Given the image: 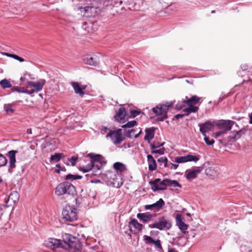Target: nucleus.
Segmentation results:
<instances>
[{
	"label": "nucleus",
	"mask_w": 252,
	"mask_h": 252,
	"mask_svg": "<svg viewBox=\"0 0 252 252\" xmlns=\"http://www.w3.org/2000/svg\"><path fill=\"white\" fill-rule=\"evenodd\" d=\"M17 150H11L7 153V155L9 158V165L8 172L12 173L13 169L16 167V154L18 153Z\"/></svg>",
	"instance_id": "obj_11"
},
{
	"label": "nucleus",
	"mask_w": 252,
	"mask_h": 252,
	"mask_svg": "<svg viewBox=\"0 0 252 252\" xmlns=\"http://www.w3.org/2000/svg\"><path fill=\"white\" fill-rule=\"evenodd\" d=\"M75 9L80 10L81 12H84L83 15L86 17H90L93 16V13L94 10V6H87L85 7L76 6Z\"/></svg>",
	"instance_id": "obj_21"
},
{
	"label": "nucleus",
	"mask_w": 252,
	"mask_h": 252,
	"mask_svg": "<svg viewBox=\"0 0 252 252\" xmlns=\"http://www.w3.org/2000/svg\"><path fill=\"white\" fill-rule=\"evenodd\" d=\"M63 219L65 221H73L77 219L76 208L70 205H65L62 211Z\"/></svg>",
	"instance_id": "obj_5"
},
{
	"label": "nucleus",
	"mask_w": 252,
	"mask_h": 252,
	"mask_svg": "<svg viewBox=\"0 0 252 252\" xmlns=\"http://www.w3.org/2000/svg\"><path fill=\"white\" fill-rule=\"evenodd\" d=\"M127 112L125 108L121 107L119 108L116 114L114 116L115 121L121 122V121L124 120L127 115Z\"/></svg>",
	"instance_id": "obj_20"
},
{
	"label": "nucleus",
	"mask_w": 252,
	"mask_h": 252,
	"mask_svg": "<svg viewBox=\"0 0 252 252\" xmlns=\"http://www.w3.org/2000/svg\"><path fill=\"white\" fill-rule=\"evenodd\" d=\"M82 198L80 197H77L75 199V204L77 206H79L81 203Z\"/></svg>",
	"instance_id": "obj_53"
},
{
	"label": "nucleus",
	"mask_w": 252,
	"mask_h": 252,
	"mask_svg": "<svg viewBox=\"0 0 252 252\" xmlns=\"http://www.w3.org/2000/svg\"><path fill=\"white\" fill-rule=\"evenodd\" d=\"M108 130V128L106 126H103L101 131H103L105 133H106Z\"/></svg>",
	"instance_id": "obj_57"
},
{
	"label": "nucleus",
	"mask_w": 252,
	"mask_h": 252,
	"mask_svg": "<svg viewBox=\"0 0 252 252\" xmlns=\"http://www.w3.org/2000/svg\"><path fill=\"white\" fill-rule=\"evenodd\" d=\"M14 59L19 61L20 62H23L25 61L24 59L17 55L14 54L13 58Z\"/></svg>",
	"instance_id": "obj_52"
},
{
	"label": "nucleus",
	"mask_w": 252,
	"mask_h": 252,
	"mask_svg": "<svg viewBox=\"0 0 252 252\" xmlns=\"http://www.w3.org/2000/svg\"><path fill=\"white\" fill-rule=\"evenodd\" d=\"M113 167L115 169V171H119L121 172H124L126 170V165L119 162H117L114 163L113 164Z\"/></svg>",
	"instance_id": "obj_28"
},
{
	"label": "nucleus",
	"mask_w": 252,
	"mask_h": 252,
	"mask_svg": "<svg viewBox=\"0 0 252 252\" xmlns=\"http://www.w3.org/2000/svg\"><path fill=\"white\" fill-rule=\"evenodd\" d=\"M144 240L145 241L146 243L147 244H153L155 240L153 239L149 236L144 235L143 236Z\"/></svg>",
	"instance_id": "obj_44"
},
{
	"label": "nucleus",
	"mask_w": 252,
	"mask_h": 252,
	"mask_svg": "<svg viewBox=\"0 0 252 252\" xmlns=\"http://www.w3.org/2000/svg\"><path fill=\"white\" fill-rule=\"evenodd\" d=\"M2 54L4 55L7 57H11V58H13V56H14V54L5 53V52L2 53Z\"/></svg>",
	"instance_id": "obj_55"
},
{
	"label": "nucleus",
	"mask_w": 252,
	"mask_h": 252,
	"mask_svg": "<svg viewBox=\"0 0 252 252\" xmlns=\"http://www.w3.org/2000/svg\"><path fill=\"white\" fill-rule=\"evenodd\" d=\"M167 186L168 187H179L181 188L182 187V185L179 184L176 180H172L170 179H166Z\"/></svg>",
	"instance_id": "obj_32"
},
{
	"label": "nucleus",
	"mask_w": 252,
	"mask_h": 252,
	"mask_svg": "<svg viewBox=\"0 0 252 252\" xmlns=\"http://www.w3.org/2000/svg\"><path fill=\"white\" fill-rule=\"evenodd\" d=\"M185 98L186 99L185 100L182 101V104L178 103L176 105V109H182L184 106H185V104L187 106H195V105L197 104L201 99V97L196 95H192L190 98H189L186 96Z\"/></svg>",
	"instance_id": "obj_7"
},
{
	"label": "nucleus",
	"mask_w": 252,
	"mask_h": 252,
	"mask_svg": "<svg viewBox=\"0 0 252 252\" xmlns=\"http://www.w3.org/2000/svg\"><path fill=\"white\" fill-rule=\"evenodd\" d=\"M142 130H140L138 133H137L136 135H135L134 138H137L139 136V135L142 133Z\"/></svg>",
	"instance_id": "obj_59"
},
{
	"label": "nucleus",
	"mask_w": 252,
	"mask_h": 252,
	"mask_svg": "<svg viewBox=\"0 0 252 252\" xmlns=\"http://www.w3.org/2000/svg\"><path fill=\"white\" fill-rule=\"evenodd\" d=\"M87 157L91 158L90 162L86 166L79 168V170L84 173L88 172L92 170L99 171L102 166L106 163V161L100 155L91 153L87 155Z\"/></svg>",
	"instance_id": "obj_2"
},
{
	"label": "nucleus",
	"mask_w": 252,
	"mask_h": 252,
	"mask_svg": "<svg viewBox=\"0 0 252 252\" xmlns=\"http://www.w3.org/2000/svg\"><path fill=\"white\" fill-rule=\"evenodd\" d=\"M77 159L78 158L75 157H72L70 158V161L71 162L72 166H75L76 164Z\"/></svg>",
	"instance_id": "obj_50"
},
{
	"label": "nucleus",
	"mask_w": 252,
	"mask_h": 252,
	"mask_svg": "<svg viewBox=\"0 0 252 252\" xmlns=\"http://www.w3.org/2000/svg\"><path fill=\"white\" fill-rule=\"evenodd\" d=\"M249 117H250V121H249V123L250 124H252V113H250L249 114Z\"/></svg>",
	"instance_id": "obj_56"
},
{
	"label": "nucleus",
	"mask_w": 252,
	"mask_h": 252,
	"mask_svg": "<svg viewBox=\"0 0 252 252\" xmlns=\"http://www.w3.org/2000/svg\"><path fill=\"white\" fill-rule=\"evenodd\" d=\"M141 112L137 110H132L130 111V118H134L137 115H139ZM142 114H144L143 112H142Z\"/></svg>",
	"instance_id": "obj_38"
},
{
	"label": "nucleus",
	"mask_w": 252,
	"mask_h": 252,
	"mask_svg": "<svg viewBox=\"0 0 252 252\" xmlns=\"http://www.w3.org/2000/svg\"><path fill=\"white\" fill-rule=\"evenodd\" d=\"M225 133V131H219L218 132H216V135L217 136H220L221 134L222 133Z\"/></svg>",
	"instance_id": "obj_58"
},
{
	"label": "nucleus",
	"mask_w": 252,
	"mask_h": 252,
	"mask_svg": "<svg viewBox=\"0 0 252 252\" xmlns=\"http://www.w3.org/2000/svg\"><path fill=\"white\" fill-rule=\"evenodd\" d=\"M146 135L144 139L147 140L150 143V140L154 138L155 136V128H147L145 130Z\"/></svg>",
	"instance_id": "obj_25"
},
{
	"label": "nucleus",
	"mask_w": 252,
	"mask_h": 252,
	"mask_svg": "<svg viewBox=\"0 0 252 252\" xmlns=\"http://www.w3.org/2000/svg\"><path fill=\"white\" fill-rule=\"evenodd\" d=\"M18 102H21V101H18ZM18 101L13 102L11 104H5L3 106L4 110L5 111L6 114L10 115L13 113L15 111V110L13 109L12 106L13 105H15L17 104Z\"/></svg>",
	"instance_id": "obj_27"
},
{
	"label": "nucleus",
	"mask_w": 252,
	"mask_h": 252,
	"mask_svg": "<svg viewBox=\"0 0 252 252\" xmlns=\"http://www.w3.org/2000/svg\"><path fill=\"white\" fill-rule=\"evenodd\" d=\"M128 224L129 227H131V226H132L138 231H141L142 230L143 225L139 223L137 220L135 219H131V220L129 222Z\"/></svg>",
	"instance_id": "obj_26"
},
{
	"label": "nucleus",
	"mask_w": 252,
	"mask_h": 252,
	"mask_svg": "<svg viewBox=\"0 0 252 252\" xmlns=\"http://www.w3.org/2000/svg\"><path fill=\"white\" fill-rule=\"evenodd\" d=\"M75 176H76V175H72L71 174H67L65 176V179L66 180H76Z\"/></svg>",
	"instance_id": "obj_49"
},
{
	"label": "nucleus",
	"mask_w": 252,
	"mask_h": 252,
	"mask_svg": "<svg viewBox=\"0 0 252 252\" xmlns=\"http://www.w3.org/2000/svg\"><path fill=\"white\" fill-rule=\"evenodd\" d=\"M70 84L73 88L75 93L78 94L81 97H83L85 94L83 90L86 89L87 86H80L78 82H71Z\"/></svg>",
	"instance_id": "obj_18"
},
{
	"label": "nucleus",
	"mask_w": 252,
	"mask_h": 252,
	"mask_svg": "<svg viewBox=\"0 0 252 252\" xmlns=\"http://www.w3.org/2000/svg\"><path fill=\"white\" fill-rule=\"evenodd\" d=\"M164 151H165V148H161L159 150H153L151 151V153L152 154H159L160 155H163L164 153Z\"/></svg>",
	"instance_id": "obj_45"
},
{
	"label": "nucleus",
	"mask_w": 252,
	"mask_h": 252,
	"mask_svg": "<svg viewBox=\"0 0 252 252\" xmlns=\"http://www.w3.org/2000/svg\"><path fill=\"white\" fill-rule=\"evenodd\" d=\"M202 170V168L200 167H197L196 169L193 170H187L186 172L187 179L191 181L193 179L196 178L198 174L201 172Z\"/></svg>",
	"instance_id": "obj_16"
},
{
	"label": "nucleus",
	"mask_w": 252,
	"mask_h": 252,
	"mask_svg": "<svg viewBox=\"0 0 252 252\" xmlns=\"http://www.w3.org/2000/svg\"><path fill=\"white\" fill-rule=\"evenodd\" d=\"M184 219L181 214H177L176 215V223L179 228L183 231L184 234H188V231H186L189 227L184 221Z\"/></svg>",
	"instance_id": "obj_10"
},
{
	"label": "nucleus",
	"mask_w": 252,
	"mask_h": 252,
	"mask_svg": "<svg viewBox=\"0 0 252 252\" xmlns=\"http://www.w3.org/2000/svg\"><path fill=\"white\" fill-rule=\"evenodd\" d=\"M27 133L28 134H31L32 133V130L31 128H28L27 130Z\"/></svg>",
	"instance_id": "obj_62"
},
{
	"label": "nucleus",
	"mask_w": 252,
	"mask_h": 252,
	"mask_svg": "<svg viewBox=\"0 0 252 252\" xmlns=\"http://www.w3.org/2000/svg\"><path fill=\"white\" fill-rule=\"evenodd\" d=\"M234 124V122L230 120L225 121L222 120L218 124V126L220 128H223L225 129V133L231 130L233 124Z\"/></svg>",
	"instance_id": "obj_23"
},
{
	"label": "nucleus",
	"mask_w": 252,
	"mask_h": 252,
	"mask_svg": "<svg viewBox=\"0 0 252 252\" xmlns=\"http://www.w3.org/2000/svg\"><path fill=\"white\" fill-rule=\"evenodd\" d=\"M188 108H186L183 110L185 112L186 116L189 115L191 113H196L198 111L199 107L195 106H188Z\"/></svg>",
	"instance_id": "obj_29"
},
{
	"label": "nucleus",
	"mask_w": 252,
	"mask_h": 252,
	"mask_svg": "<svg viewBox=\"0 0 252 252\" xmlns=\"http://www.w3.org/2000/svg\"><path fill=\"white\" fill-rule=\"evenodd\" d=\"M75 178L76 180L81 179L82 178V176L81 175H76Z\"/></svg>",
	"instance_id": "obj_63"
},
{
	"label": "nucleus",
	"mask_w": 252,
	"mask_h": 252,
	"mask_svg": "<svg viewBox=\"0 0 252 252\" xmlns=\"http://www.w3.org/2000/svg\"><path fill=\"white\" fill-rule=\"evenodd\" d=\"M7 162V160L5 157L2 154H0V167L5 165Z\"/></svg>",
	"instance_id": "obj_41"
},
{
	"label": "nucleus",
	"mask_w": 252,
	"mask_h": 252,
	"mask_svg": "<svg viewBox=\"0 0 252 252\" xmlns=\"http://www.w3.org/2000/svg\"><path fill=\"white\" fill-rule=\"evenodd\" d=\"M199 159V156H193L191 155H187L184 157H176L175 161L178 163H184L188 161H194L196 162Z\"/></svg>",
	"instance_id": "obj_13"
},
{
	"label": "nucleus",
	"mask_w": 252,
	"mask_h": 252,
	"mask_svg": "<svg viewBox=\"0 0 252 252\" xmlns=\"http://www.w3.org/2000/svg\"><path fill=\"white\" fill-rule=\"evenodd\" d=\"M171 164L174 167V168L175 169H177L179 166L178 164H174V163H171Z\"/></svg>",
	"instance_id": "obj_64"
},
{
	"label": "nucleus",
	"mask_w": 252,
	"mask_h": 252,
	"mask_svg": "<svg viewBox=\"0 0 252 252\" xmlns=\"http://www.w3.org/2000/svg\"><path fill=\"white\" fill-rule=\"evenodd\" d=\"M19 198V195L17 191L11 193L8 197V201H12L14 203L18 202Z\"/></svg>",
	"instance_id": "obj_31"
},
{
	"label": "nucleus",
	"mask_w": 252,
	"mask_h": 252,
	"mask_svg": "<svg viewBox=\"0 0 252 252\" xmlns=\"http://www.w3.org/2000/svg\"><path fill=\"white\" fill-rule=\"evenodd\" d=\"M171 226V220L165 217H159L153 223L149 224L150 228H157L160 230H169Z\"/></svg>",
	"instance_id": "obj_4"
},
{
	"label": "nucleus",
	"mask_w": 252,
	"mask_h": 252,
	"mask_svg": "<svg viewBox=\"0 0 252 252\" xmlns=\"http://www.w3.org/2000/svg\"><path fill=\"white\" fill-rule=\"evenodd\" d=\"M83 63L87 65L96 66L99 63V59L96 56L86 55L83 58Z\"/></svg>",
	"instance_id": "obj_12"
},
{
	"label": "nucleus",
	"mask_w": 252,
	"mask_h": 252,
	"mask_svg": "<svg viewBox=\"0 0 252 252\" xmlns=\"http://www.w3.org/2000/svg\"><path fill=\"white\" fill-rule=\"evenodd\" d=\"M246 131L247 129L245 128H243L240 130L236 131L235 134H236L237 138L240 139L243 135L245 134Z\"/></svg>",
	"instance_id": "obj_39"
},
{
	"label": "nucleus",
	"mask_w": 252,
	"mask_h": 252,
	"mask_svg": "<svg viewBox=\"0 0 252 252\" xmlns=\"http://www.w3.org/2000/svg\"><path fill=\"white\" fill-rule=\"evenodd\" d=\"M173 105V103L172 102H170V103L167 102L166 104H159L160 106L161 110L163 113V116H160L158 117L157 119V121H163L165 119H166L167 117V112L169 109V108L171 107Z\"/></svg>",
	"instance_id": "obj_15"
},
{
	"label": "nucleus",
	"mask_w": 252,
	"mask_h": 252,
	"mask_svg": "<svg viewBox=\"0 0 252 252\" xmlns=\"http://www.w3.org/2000/svg\"><path fill=\"white\" fill-rule=\"evenodd\" d=\"M63 239L64 245L60 240L50 238L48 243V247L52 249L62 248L65 249L69 248L74 250L79 249V241L76 237L71 234L65 233L63 235Z\"/></svg>",
	"instance_id": "obj_1"
},
{
	"label": "nucleus",
	"mask_w": 252,
	"mask_h": 252,
	"mask_svg": "<svg viewBox=\"0 0 252 252\" xmlns=\"http://www.w3.org/2000/svg\"><path fill=\"white\" fill-rule=\"evenodd\" d=\"M238 139H239L237 138V137L236 136V134H233L232 135H230L228 137L227 142H234L236 140H237Z\"/></svg>",
	"instance_id": "obj_46"
},
{
	"label": "nucleus",
	"mask_w": 252,
	"mask_h": 252,
	"mask_svg": "<svg viewBox=\"0 0 252 252\" xmlns=\"http://www.w3.org/2000/svg\"><path fill=\"white\" fill-rule=\"evenodd\" d=\"M165 202L162 198H160L156 203L151 205H146L144 206L145 210H159L164 205Z\"/></svg>",
	"instance_id": "obj_17"
},
{
	"label": "nucleus",
	"mask_w": 252,
	"mask_h": 252,
	"mask_svg": "<svg viewBox=\"0 0 252 252\" xmlns=\"http://www.w3.org/2000/svg\"><path fill=\"white\" fill-rule=\"evenodd\" d=\"M152 111L158 116H163V113L159 105L153 108Z\"/></svg>",
	"instance_id": "obj_35"
},
{
	"label": "nucleus",
	"mask_w": 252,
	"mask_h": 252,
	"mask_svg": "<svg viewBox=\"0 0 252 252\" xmlns=\"http://www.w3.org/2000/svg\"><path fill=\"white\" fill-rule=\"evenodd\" d=\"M200 131L203 135L206 134L207 132L213 129L214 125L210 121H207L203 124H199Z\"/></svg>",
	"instance_id": "obj_19"
},
{
	"label": "nucleus",
	"mask_w": 252,
	"mask_h": 252,
	"mask_svg": "<svg viewBox=\"0 0 252 252\" xmlns=\"http://www.w3.org/2000/svg\"><path fill=\"white\" fill-rule=\"evenodd\" d=\"M17 92L18 93H29V91L25 89L24 88H20L18 86H13L11 89V92Z\"/></svg>",
	"instance_id": "obj_33"
},
{
	"label": "nucleus",
	"mask_w": 252,
	"mask_h": 252,
	"mask_svg": "<svg viewBox=\"0 0 252 252\" xmlns=\"http://www.w3.org/2000/svg\"><path fill=\"white\" fill-rule=\"evenodd\" d=\"M108 180L112 182L113 186L116 188H119L122 184L121 182L119 181L120 176H118L117 171H107L105 173L103 174Z\"/></svg>",
	"instance_id": "obj_8"
},
{
	"label": "nucleus",
	"mask_w": 252,
	"mask_h": 252,
	"mask_svg": "<svg viewBox=\"0 0 252 252\" xmlns=\"http://www.w3.org/2000/svg\"><path fill=\"white\" fill-rule=\"evenodd\" d=\"M106 137L107 138H110L114 145H119L124 140L122 129L119 128L116 130H110L106 135Z\"/></svg>",
	"instance_id": "obj_6"
},
{
	"label": "nucleus",
	"mask_w": 252,
	"mask_h": 252,
	"mask_svg": "<svg viewBox=\"0 0 252 252\" xmlns=\"http://www.w3.org/2000/svg\"><path fill=\"white\" fill-rule=\"evenodd\" d=\"M166 180L164 179L162 181L159 178L155 179L154 180L150 181L149 184L152 186V189L154 191L158 190H164L167 189Z\"/></svg>",
	"instance_id": "obj_9"
},
{
	"label": "nucleus",
	"mask_w": 252,
	"mask_h": 252,
	"mask_svg": "<svg viewBox=\"0 0 252 252\" xmlns=\"http://www.w3.org/2000/svg\"><path fill=\"white\" fill-rule=\"evenodd\" d=\"M215 172L214 168L213 167H208L205 170L206 175L209 176H213Z\"/></svg>",
	"instance_id": "obj_43"
},
{
	"label": "nucleus",
	"mask_w": 252,
	"mask_h": 252,
	"mask_svg": "<svg viewBox=\"0 0 252 252\" xmlns=\"http://www.w3.org/2000/svg\"><path fill=\"white\" fill-rule=\"evenodd\" d=\"M153 244L155 245L157 248L162 250V248L160 244V241L159 239L154 241Z\"/></svg>",
	"instance_id": "obj_48"
},
{
	"label": "nucleus",
	"mask_w": 252,
	"mask_h": 252,
	"mask_svg": "<svg viewBox=\"0 0 252 252\" xmlns=\"http://www.w3.org/2000/svg\"><path fill=\"white\" fill-rule=\"evenodd\" d=\"M168 252H178L176 250H175L174 249L171 248V249H168Z\"/></svg>",
	"instance_id": "obj_61"
},
{
	"label": "nucleus",
	"mask_w": 252,
	"mask_h": 252,
	"mask_svg": "<svg viewBox=\"0 0 252 252\" xmlns=\"http://www.w3.org/2000/svg\"><path fill=\"white\" fill-rule=\"evenodd\" d=\"M204 136V139L205 143L208 145H212L214 143L215 141L214 139L210 140V138L206 134L203 135Z\"/></svg>",
	"instance_id": "obj_40"
},
{
	"label": "nucleus",
	"mask_w": 252,
	"mask_h": 252,
	"mask_svg": "<svg viewBox=\"0 0 252 252\" xmlns=\"http://www.w3.org/2000/svg\"><path fill=\"white\" fill-rule=\"evenodd\" d=\"M158 161L161 163H164V167H167L168 159H167V158H166L165 157H161L158 159Z\"/></svg>",
	"instance_id": "obj_42"
},
{
	"label": "nucleus",
	"mask_w": 252,
	"mask_h": 252,
	"mask_svg": "<svg viewBox=\"0 0 252 252\" xmlns=\"http://www.w3.org/2000/svg\"><path fill=\"white\" fill-rule=\"evenodd\" d=\"M131 132L130 131V130H126V128H125V131H124V135L127 137V138H131Z\"/></svg>",
	"instance_id": "obj_51"
},
{
	"label": "nucleus",
	"mask_w": 252,
	"mask_h": 252,
	"mask_svg": "<svg viewBox=\"0 0 252 252\" xmlns=\"http://www.w3.org/2000/svg\"><path fill=\"white\" fill-rule=\"evenodd\" d=\"M64 155L63 153H56L54 155H52L50 157V162H58Z\"/></svg>",
	"instance_id": "obj_30"
},
{
	"label": "nucleus",
	"mask_w": 252,
	"mask_h": 252,
	"mask_svg": "<svg viewBox=\"0 0 252 252\" xmlns=\"http://www.w3.org/2000/svg\"><path fill=\"white\" fill-rule=\"evenodd\" d=\"M185 116H186V115H185V113L184 114H176L175 116V118L176 119H182Z\"/></svg>",
	"instance_id": "obj_54"
},
{
	"label": "nucleus",
	"mask_w": 252,
	"mask_h": 252,
	"mask_svg": "<svg viewBox=\"0 0 252 252\" xmlns=\"http://www.w3.org/2000/svg\"><path fill=\"white\" fill-rule=\"evenodd\" d=\"M137 218L143 223H147L153 220V215L149 212L138 213Z\"/></svg>",
	"instance_id": "obj_22"
},
{
	"label": "nucleus",
	"mask_w": 252,
	"mask_h": 252,
	"mask_svg": "<svg viewBox=\"0 0 252 252\" xmlns=\"http://www.w3.org/2000/svg\"><path fill=\"white\" fill-rule=\"evenodd\" d=\"M65 170V168L64 167L63 168H62V169H57L55 170V172L57 173H59L60 172V171L61 170Z\"/></svg>",
	"instance_id": "obj_60"
},
{
	"label": "nucleus",
	"mask_w": 252,
	"mask_h": 252,
	"mask_svg": "<svg viewBox=\"0 0 252 252\" xmlns=\"http://www.w3.org/2000/svg\"><path fill=\"white\" fill-rule=\"evenodd\" d=\"M164 144V142L162 143H159V142H154V143H151L150 146L151 147V150H154L157 148H159L160 147L163 146Z\"/></svg>",
	"instance_id": "obj_37"
},
{
	"label": "nucleus",
	"mask_w": 252,
	"mask_h": 252,
	"mask_svg": "<svg viewBox=\"0 0 252 252\" xmlns=\"http://www.w3.org/2000/svg\"><path fill=\"white\" fill-rule=\"evenodd\" d=\"M45 82L46 81L44 79H42L38 82L28 81L27 84L29 87L33 88V89L31 91L32 92L37 93L42 90Z\"/></svg>",
	"instance_id": "obj_14"
},
{
	"label": "nucleus",
	"mask_w": 252,
	"mask_h": 252,
	"mask_svg": "<svg viewBox=\"0 0 252 252\" xmlns=\"http://www.w3.org/2000/svg\"><path fill=\"white\" fill-rule=\"evenodd\" d=\"M147 158L148 162L149 170L151 171L155 170L157 167L155 159L151 155H148Z\"/></svg>",
	"instance_id": "obj_24"
},
{
	"label": "nucleus",
	"mask_w": 252,
	"mask_h": 252,
	"mask_svg": "<svg viewBox=\"0 0 252 252\" xmlns=\"http://www.w3.org/2000/svg\"><path fill=\"white\" fill-rule=\"evenodd\" d=\"M100 172L98 170H93V172L91 174H87L86 175V176L87 177H92L93 176H96L100 174Z\"/></svg>",
	"instance_id": "obj_47"
},
{
	"label": "nucleus",
	"mask_w": 252,
	"mask_h": 252,
	"mask_svg": "<svg viewBox=\"0 0 252 252\" xmlns=\"http://www.w3.org/2000/svg\"><path fill=\"white\" fill-rule=\"evenodd\" d=\"M55 193L58 196L67 194L73 196L76 194L74 186L68 182H64L58 185L55 189Z\"/></svg>",
	"instance_id": "obj_3"
},
{
	"label": "nucleus",
	"mask_w": 252,
	"mask_h": 252,
	"mask_svg": "<svg viewBox=\"0 0 252 252\" xmlns=\"http://www.w3.org/2000/svg\"><path fill=\"white\" fill-rule=\"evenodd\" d=\"M0 85L3 89L9 88L12 87L10 82L6 79H4L0 81Z\"/></svg>",
	"instance_id": "obj_34"
},
{
	"label": "nucleus",
	"mask_w": 252,
	"mask_h": 252,
	"mask_svg": "<svg viewBox=\"0 0 252 252\" xmlns=\"http://www.w3.org/2000/svg\"><path fill=\"white\" fill-rule=\"evenodd\" d=\"M137 124V122L135 120H133L128 122L126 124L123 125L122 127L123 128H131Z\"/></svg>",
	"instance_id": "obj_36"
}]
</instances>
